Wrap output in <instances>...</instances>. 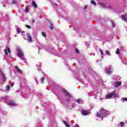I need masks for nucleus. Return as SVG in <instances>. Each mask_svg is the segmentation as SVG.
I'll list each match as a JSON object with an SVG mask.
<instances>
[{"instance_id": "f257e3e1", "label": "nucleus", "mask_w": 127, "mask_h": 127, "mask_svg": "<svg viewBox=\"0 0 127 127\" xmlns=\"http://www.w3.org/2000/svg\"><path fill=\"white\" fill-rule=\"evenodd\" d=\"M110 114V111L105 110L104 109H101L100 110L99 112L96 114V117L97 118H101L103 120L104 118H106L108 115Z\"/></svg>"}, {"instance_id": "f03ea898", "label": "nucleus", "mask_w": 127, "mask_h": 127, "mask_svg": "<svg viewBox=\"0 0 127 127\" xmlns=\"http://www.w3.org/2000/svg\"><path fill=\"white\" fill-rule=\"evenodd\" d=\"M114 78H115V79H113V80L112 81V86H114V88H118V87H121V86H122V82L118 81L121 79L120 76L115 75Z\"/></svg>"}, {"instance_id": "7ed1b4c3", "label": "nucleus", "mask_w": 127, "mask_h": 127, "mask_svg": "<svg viewBox=\"0 0 127 127\" xmlns=\"http://www.w3.org/2000/svg\"><path fill=\"white\" fill-rule=\"evenodd\" d=\"M16 51L17 52V56L21 58V60H23L24 62L26 63V59L24 58V54L23 53V51L21 50L19 47H17Z\"/></svg>"}, {"instance_id": "20e7f679", "label": "nucleus", "mask_w": 127, "mask_h": 127, "mask_svg": "<svg viewBox=\"0 0 127 127\" xmlns=\"http://www.w3.org/2000/svg\"><path fill=\"white\" fill-rule=\"evenodd\" d=\"M63 92L64 93V96H66V97H68V98L66 99V102H70V99H72V95L69 93V92H67L66 90L63 89Z\"/></svg>"}, {"instance_id": "39448f33", "label": "nucleus", "mask_w": 127, "mask_h": 127, "mask_svg": "<svg viewBox=\"0 0 127 127\" xmlns=\"http://www.w3.org/2000/svg\"><path fill=\"white\" fill-rule=\"evenodd\" d=\"M111 98H119V95L118 94H116V91H114L112 93L110 94H108L106 96V99H111Z\"/></svg>"}, {"instance_id": "423d86ee", "label": "nucleus", "mask_w": 127, "mask_h": 127, "mask_svg": "<svg viewBox=\"0 0 127 127\" xmlns=\"http://www.w3.org/2000/svg\"><path fill=\"white\" fill-rule=\"evenodd\" d=\"M111 98H119V95L118 94H116V91H114L112 93L110 94H108L106 96V99H111Z\"/></svg>"}, {"instance_id": "0eeeda50", "label": "nucleus", "mask_w": 127, "mask_h": 127, "mask_svg": "<svg viewBox=\"0 0 127 127\" xmlns=\"http://www.w3.org/2000/svg\"><path fill=\"white\" fill-rule=\"evenodd\" d=\"M24 39L28 41V42H32V38H31V36L29 34H27L26 36L24 37Z\"/></svg>"}, {"instance_id": "6e6552de", "label": "nucleus", "mask_w": 127, "mask_h": 127, "mask_svg": "<svg viewBox=\"0 0 127 127\" xmlns=\"http://www.w3.org/2000/svg\"><path fill=\"white\" fill-rule=\"evenodd\" d=\"M113 67L111 66H109V67L106 68V73L108 75H110V74H111L112 73L113 71Z\"/></svg>"}, {"instance_id": "1a4fd4ad", "label": "nucleus", "mask_w": 127, "mask_h": 127, "mask_svg": "<svg viewBox=\"0 0 127 127\" xmlns=\"http://www.w3.org/2000/svg\"><path fill=\"white\" fill-rule=\"evenodd\" d=\"M8 53H10V49L9 48L6 47V49L4 50V54L6 56L8 55Z\"/></svg>"}, {"instance_id": "9d476101", "label": "nucleus", "mask_w": 127, "mask_h": 127, "mask_svg": "<svg viewBox=\"0 0 127 127\" xmlns=\"http://www.w3.org/2000/svg\"><path fill=\"white\" fill-rule=\"evenodd\" d=\"M122 19L127 22V14H125V15H123L122 16Z\"/></svg>"}, {"instance_id": "9b49d317", "label": "nucleus", "mask_w": 127, "mask_h": 127, "mask_svg": "<svg viewBox=\"0 0 127 127\" xmlns=\"http://www.w3.org/2000/svg\"><path fill=\"white\" fill-rule=\"evenodd\" d=\"M81 113H82V114L83 116H87V115H89V112L88 111H86V110H82L81 111Z\"/></svg>"}, {"instance_id": "f8f14e48", "label": "nucleus", "mask_w": 127, "mask_h": 127, "mask_svg": "<svg viewBox=\"0 0 127 127\" xmlns=\"http://www.w3.org/2000/svg\"><path fill=\"white\" fill-rule=\"evenodd\" d=\"M0 74H1V75L3 77V82H5V80H6V78L5 77V76H4V74H3V73H2V71H1V70L0 69Z\"/></svg>"}, {"instance_id": "ddd939ff", "label": "nucleus", "mask_w": 127, "mask_h": 127, "mask_svg": "<svg viewBox=\"0 0 127 127\" xmlns=\"http://www.w3.org/2000/svg\"><path fill=\"white\" fill-rule=\"evenodd\" d=\"M9 106H16V104H15V103H14V102L13 101H10L9 103H8Z\"/></svg>"}, {"instance_id": "4468645a", "label": "nucleus", "mask_w": 127, "mask_h": 127, "mask_svg": "<svg viewBox=\"0 0 127 127\" xmlns=\"http://www.w3.org/2000/svg\"><path fill=\"white\" fill-rule=\"evenodd\" d=\"M32 4L34 6V7H37V4H36V2H35V1H33L32 2Z\"/></svg>"}, {"instance_id": "2eb2a0df", "label": "nucleus", "mask_w": 127, "mask_h": 127, "mask_svg": "<svg viewBox=\"0 0 127 127\" xmlns=\"http://www.w3.org/2000/svg\"><path fill=\"white\" fill-rule=\"evenodd\" d=\"M100 4L101 5V6H102V7H106V4L104 3V2H99Z\"/></svg>"}, {"instance_id": "dca6fc26", "label": "nucleus", "mask_w": 127, "mask_h": 127, "mask_svg": "<svg viewBox=\"0 0 127 127\" xmlns=\"http://www.w3.org/2000/svg\"><path fill=\"white\" fill-rule=\"evenodd\" d=\"M15 69H17L18 73H21V72H22L21 70L19 69V68H18V67L17 66H15Z\"/></svg>"}, {"instance_id": "f3484780", "label": "nucleus", "mask_w": 127, "mask_h": 127, "mask_svg": "<svg viewBox=\"0 0 127 127\" xmlns=\"http://www.w3.org/2000/svg\"><path fill=\"white\" fill-rule=\"evenodd\" d=\"M40 66H41V65H40V64L37 65V67L38 70L39 71H41V69Z\"/></svg>"}, {"instance_id": "a211bd4d", "label": "nucleus", "mask_w": 127, "mask_h": 127, "mask_svg": "<svg viewBox=\"0 0 127 127\" xmlns=\"http://www.w3.org/2000/svg\"><path fill=\"white\" fill-rule=\"evenodd\" d=\"M64 124L65 126L66 127H70V126H69V125H68V124L67 123V122H66L65 121H63Z\"/></svg>"}, {"instance_id": "6ab92c4d", "label": "nucleus", "mask_w": 127, "mask_h": 127, "mask_svg": "<svg viewBox=\"0 0 127 127\" xmlns=\"http://www.w3.org/2000/svg\"><path fill=\"white\" fill-rule=\"evenodd\" d=\"M91 2L92 4H94V5H97V3H96V2H95L94 0H92Z\"/></svg>"}, {"instance_id": "aec40b11", "label": "nucleus", "mask_w": 127, "mask_h": 127, "mask_svg": "<svg viewBox=\"0 0 127 127\" xmlns=\"http://www.w3.org/2000/svg\"><path fill=\"white\" fill-rule=\"evenodd\" d=\"M16 31H17V33H20V29H19V28L17 27Z\"/></svg>"}, {"instance_id": "412c9836", "label": "nucleus", "mask_w": 127, "mask_h": 127, "mask_svg": "<svg viewBox=\"0 0 127 127\" xmlns=\"http://www.w3.org/2000/svg\"><path fill=\"white\" fill-rule=\"evenodd\" d=\"M10 89V87L9 86V85H8L6 88V91H9Z\"/></svg>"}, {"instance_id": "4be33fe9", "label": "nucleus", "mask_w": 127, "mask_h": 127, "mask_svg": "<svg viewBox=\"0 0 127 127\" xmlns=\"http://www.w3.org/2000/svg\"><path fill=\"white\" fill-rule=\"evenodd\" d=\"M116 54H120V49L119 48L117 49V51H116Z\"/></svg>"}, {"instance_id": "5701e85b", "label": "nucleus", "mask_w": 127, "mask_h": 127, "mask_svg": "<svg viewBox=\"0 0 127 127\" xmlns=\"http://www.w3.org/2000/svg\"><path fill=\"white\" fill-rule=\"evenodd\" d=\"M1 100H7V96H4L1 97Z\"/></svg>"}, {"instance_id": "b1692460", "label": "nucleus", "mask_w": 127, "mask_h": 127, "mask_svg": "<svg viewBox=\"0 0 127 127\" xmlns=\"http://www.w3.org/2000/svg\"><path fill=\"white\" fill-rule=\"evenodd\" d=\"M124 126H125V123L123 122H121L120 123V126L121 127H124Z\"/></svg>"}, {"instance_id": "393cba45", "label": "nucleus", "mask_w": 127, "mask_h": 127, "mask_svg": "<svg viewBox=\"0 0 127 127\" xmlns=\"http://www.w3.org/2000/svg\"><path fill=\"white\" fill-rule=\"evenodd\" d=\"M12 3L13 4H16L17 3V2L15 0H12Z\"/></svg>"}, {"instance_id": "a878e982", "label": "nucleus", "mask_w": 127, "mask_h": 127, "mask_svg": "<svg viewBox=\"0 0 127 127\" xmlns=\"http://www.w3.org/2000/svg\"><path fill=\"white\" fill-rule=\"evenodd\" d=\"M106 54H108V55H109V56H111V54H110V52L109 51H106Z\"/></svg>"}, {"instance_id": "bb28decb", "label": "nucleus", "mask_w": 127, "mask_h": 127, "mask_svg": "<svg viewBox=\"0 0 127 127\" xmlns=\"http://www.w3.org/2000/svg\"><path fill=\"white\" fill-rule=\"evenodd\" d=\"M50 28H51V30H53V24L51 23Z\"/></svg>"}, {"instance_id": "cd10ccee", "label": "nucleus", "mask_w": 127, "mask_h": 127, "mask_svg": "<svg viewBox=\"0 0 127 127\" xmlns=\"http://www.w3.org/2000/svg\"><path fill=\"white\" fill-rule=\"evenodd\" d=\"M29 10L28 7L27 6L25 9V12H28Z\"/></svg>"}, {"instance_id": "c85d7f7f", "label": "nucleus", "mask_w": 127, "mask_h": 127, "mask_svg": "<svg viewBox=\"0 0 127 127\" xmlns=\"http://www.w3.org/2000/svg\"><path fill=\"white\" fill-rule=\"evenodd\" d=\"M26 27H27V28H28L29 29H30V28H31V27L29 25H26Z\"/></svg>"}, {"instance_id": "c756f323", "label": "nucleus", "mask_w": 127, "mask_h": 127, "mask_svg": "<svg viewBox=\"0 0 127 127\" xmlns=\"http://www.w3.org/2000/svg\"><path fill=\"white\" fill-rule=\"evenodd\" d=\"M112 27H116V24H115V23H114V22L112 21Z\"/></svg>"}, {"instance_id": "7c9ffc66", "label": "nucleus", "mask_w": 127, "mask_h": 127, "mask_svg": "<svg viewBox=\"0 0 127 127\" xmlns=\"http://www.w3.org/2000/svg\"><path fill=\"white\" fill-rule=\"evenodd\" d=\"M42 34L43 36H44V37H46V34H45V33L42 32Z\"/></svg>"}, {"instance_id": "2f4dec72", "label": "nucleus", "mask_w": 127, "mask_h": 127, "mask_svg": "<svg viewBox=\"0 0 127 127\" xmlns=\"http://www.w3.org/2000/svg\"><path fill=\"white\" fill-rule=\"evenodd\" d=\"M76 102L78 104H80V103L81 102V99H77L76 100Z\"/></svg>"}, {"instance_id": "473e14b6", "label": "nucleus", "mask_w": 127, "mask_h": 127, "mask_svg": "<svg viewBox=\"0 0 127 127\" xmlns=\"http://www.w3.org/2000/svg\"><path fill=\"white\" fill-rule=\"evenodd\" d=\"M44 82V78H41V82L43 83Z\"/></svg>"}, {"instance_id": "72a5a7b5", "label": "nucleus", "mask_w": 127, "mask_h": 127, "mask_svg": "<svg viewBox=\"0 0 127 127\" xmlns=\"http://www.w3.org/2000/svg\"><path fill=\"white\" fill-rule=\"evenodd\" d=\"M122 62L124 63V64H125V65H127V63L125 60H123Z\"/></svg>"}, {"instance_id": "f704fd0d", "label": "nucleus", "mask_w": 127, "mask_h": 127, "mask_svg": "<svg viewBox=\"0 0 127 127\" xmlns=\"http://www.w3.org/2000/svg\"><path fill=\"white\" fill-rule=\"evenodd\" d=\"M122 100H123V101H125L126 102H127V98H123L122 99Z\"/></svg>"}, {"instance_id": "c9c22d12", "label": "nucleus", "mask_w": 127, "mask_h": 127, "mask_svg": "<svg viewBox=\"0 0 127 127\" xmlns=\"http://www.w3.org/2000/svg\"><path fill=\"white\" fill-rule=\"evenodd\" d=\"M100 53L102 55H104V52H103V51L102 50H100Z\"/></svg>"}, {"instance_id": "e433bc0d", "label": "nucleus", "mask_w": 127, "mask_h": 127, "mask_svg": "<svg viewBox=\"0 0 127 127\" xmlns=\"http://www.w3.org/2000/svg\"><path fill=\"white\" fill-rule=\"evenodd\" d=\"M76 53H79V50L78 49H75Z\"/></svg>"}, {"instance_id": "4c0bfd02", "label": "nucleus", "mask_w": 127, "mask_h": 127, "mask_svg": "<svg viewBox=\"0 0 127 127\" xmlns=\"http://www.w3.org/2000/svg\"><path fill=\"white\" fill-rule=\"evenodd\" d=\"M14 84L13 83V82H12L10 85V87H13Z\"/></svg>"}, {"instance_id": "58836bf2", "label": "nucleus", "mask_w": 127, "mask_h": 127, "mask_svg": "<svg viewBox=\"0 0 127 127\" xmlns=\"http://www.w3.org/2000/svg\"><path fill=\"white\" fill-rule=\"evenodd\" d=\"M21 33H22V35L23 36V33H25V32L24 31H22L21 32Z\"/></svg>"}, {"instance_id": "ea45409f", "label": "nucleus", "mask_w": 127, "mask_h": 127, "mask_svg": "<svg viewBox=\"0 0 127 127\" xmlns=\"http://www.w3.org/2000/svg\"><path fill=\"white\" fill-rule=\"evenodd\" d=\"M87 7H88V6H87V5H85L84 6V9H86V8H87Z\"/></svg>"}, {"instance_id": "a19ab883", "label": "nucleus", "mask_w": 127, "mask_h": 127, "mask_svg": "<svg viewBox=\"0 0 127 127\" xmlns=\"http://www.w3.org/2000/svg\"><path fill=\"white\" fill-rule=\"evenodd\" d=\"M32 23H34V22H35V21H34V20L32 19Z\"/></svg>"}, {"instance_id": "79ce46f5", "label": "nucleus", "mask_w": 127, "mask_h": 127, "mask_svg": "<svg viewBox=\"0 0 127 127\" xmlns=\"http://www.w3.org/2000/svg\"><path fill=\"white\" fill-rule=\"evenodd\" d=\"M88 95H89V96H92V93H89L88 94Z\"/></svg>"}, {"instance_id": "37998d69", "label": "nucleus", "mask_w": 127, "mask_h": 127, "mask_svg": "<svg viewBox=\"0 0 127 127\" xmlns=\"http://www.w3.org/2000/svg\"><path fill=\"white\" fill-rule=\"evenodd\" d=\"M111 7H112L111 6V5H109V8H111Z\"/></svg>"}, {"instance_id": "c03bdc74", "label": "nucleus", "mask_w": 127, "mask_h": 127, "mask_svg": "<svg viewBox=\"0 0 127 127\" xmlns=\"http://www.w3.org/2000/svg\"><path fill=\"white\" fill-rule=\"evenodd\" d=\"M48 51H49V52H52L51 50H48Z\"/></svg>"}, {"instance_id": "a18cd8bd", "label": "nucleus", "mask_w": 127, "mask_h": 127, "mask_svg": "<svg viewBox=\"0 0 127 127\" xmlns=\"http://www.w3.org/2000/svg\"><path fill=\"white\" fill-rule=\"evenodd\" d=\"M3 7H5V5H3Z\"/></svg>"}, {"instance_id": "49530a36", "label": "nucleus", "mask_w": 127, "mask_h": 127, "mask_svg": "<svg viewBox=\"0 0 127 127\" xmlns=\"http://www.w3.org/2000/svg\"><path fill=\"white\" fill-rule=\"evenodd\" d=\"M55 4L56 5H57V4H56V3H55Z\"/></svg>"}]
</instances>
